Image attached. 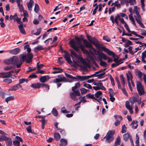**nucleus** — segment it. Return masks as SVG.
Here are the masks:
<instances>
[{
    "label": "nucleus",
    "mask_w": 146,
    "mask_h": 146,
    "mask_svg": "<svg viewBox=\"0 0 146 146\" xmlns=\"http://www.w3.org/2000/svg\"><path fill=\"white\" fill-rule=\"evenodd\" d=\"M75 39L77 41L76 43L73 40H72L70 41V43L71 47L74 49L78 53L81 52L79 49L80 48L83 53L88 54L89 51L85 48V47L90 48L94 52H96V50L92 47L91 44L88 42L86 40H83L84 44V45H83L81 42V39L80 38L76 37Z\"/></svg>",
    "instance_id": "1"
},
{
    "label": "nucleus",
    "mask_w": 146,
    "mask_h": 146,
    "mask_svg": "<svg viewBox=\"0 0 146 146\" xmlns=\"http://www.w3.org/2000/svg\"><path fill=\"white\" fill-rule=\"evenodd\" d=\"M94 45L97 48L102 49L108 55L112 56L113 57V58L115 57V54L114 52L106 48L103 44L99 43L98 42H96Z\"/></svg>",
    "instance_id": "2"
},
{
    "label": "nucleus",
    "mask_w": 146,
    "mask_h": 146,
    "mask_svg": "<svg viewBox=\"0 0 146 146\" xmlns=\"http://www.w3.org/2000/svg\"><path fill=\"white\" fill-rule=\"evenodd\" d=\"M71 55L72 58L74 57H75L77 59L79 60L82 63L83 65L84 66L85 68H87L88 66V64L80 56H79L76 52L72 49H70Z\"/></svg>",
    "instance_id": "3"
},
{
    "label": "nucleus",
    "mask_w": 146,
    "mask_h": 146,
    "mask_svg": "<svg viewBox=\"0 0 146 146\" xmlns=\"http://www.w3.org/2000/svg\"><path fill=\"white\" fill-rule=\"evenodd\" d=\"M114 131H110L107 133L106 135L104 138L106 139V142L107 143H110L113 139V135L114 134Z\"/></svg>",
    "instance_id": "4"
},
{
    "label": "nucleus",
    "mask_w": 146,
    "mask_h": 146,
    "mask_svg": "<svg viewBox=\"0 0 146 146\" xmlns=\"http://www.w3.org/2000/svg\"><path fill=\"white\" fill-rule=\"evenodd\" d=\"M137 89L140 95H141L145 93L144 86L142 85L141 83L140 82H138L137 83Z\"/></svg>",
    "instance_id": "5"
},
{
    "label": "nucleus",
    "mask_w": 146,
    "mask_h": 146,
    "mask_svg": "<svg viewBox=\"0 0 146 146\" xmlns=\"http://www.w3.org/2000/svg\"><path fill=\"white\" fill-rule=\"evenodd\" d=\"M12 64L16 66L17 68L19 67L22 64L21 62L19 60L18 57L16 56H13L12 58Z\"/></svg>",
    "instance_id": "6"
},
{
    "label": "nucleus",
    "mask_w": 146,
    "mask_h": 146,
    "mask_svg": "<svg viewBox=\"0 0 146 146\" xmlns=\"http://www.w3.org/2000/svg\"><path fill=\"white\" fill-rule=\"evenodd\" d=\"M58 78H56L53 80V82L57 83L60 82H68L67 79L63 76L59 75L58 76Z\"/></svg>",
    "instance_id": "7"
},
{
    "label": "nucleus",
    "mask_w": 146,
    "mask_h": 146,
    "mask_svg": "<svg viewBox=\"0 0 146 146\" xmlns=\"http://www.w3.org/2000/svg\"><path fill=\"white\" fill-rule=\"evenodd\" d=\"M96 54L97 55V57L99 61L102 60V59L105 60L108 58L107 56L104 53H100L98 52Z\"/></svg>",
    "instance_id": "8"
},
{
    "label": "nucleus",
    "mask_w": 146,
    "mask_h": 146,
    "mask_svg": "<svg viewBox=\"0 0 146 146\" xmlns=\"http://www.w3.org/2000/svg\"><path fill=\"white\" fill-rule=\"evenodd\" d=\"M139 8H138L137 6L134 7L133 12L135 14V15H134V17L135 19H136V18H140V17H141L139 13Z\"/></svg>",
    "instance_id": "9"
},
{
    "label": "nucleus",
    "mask_w": 146,
    "mask_h": 146,
    "mask_svg": "<svg viewBox=\"0 0 146 146\" xmlns=\"http://www.w3.org/2000/svg\"><path fill=\"white\" fill-rule=\"evenodd\" d=\"M13 72V71H10L7 72L1 73H0V76L3 78H7L9 77Z\"/></svg>",
    "instance_id": "10"
},
{
    "label": "nucleus",
    "mask_w": 146,
    "mask_h": 146,
    "mask_svg": "<svg viewBox=\"0 0 146 146\" xmlns=\"http://www.w3.org/2000/svg\"><path fill=\"white\" fill-rule=\"evenodd\" d=\"M44 86H45L48 89L49 87L47 85L43 84H41L39 83L33 84L31 85V87L34 88H40V87H43Z\"/></svg>",
    "instance_id": "11"
},
{
    "label": "nucleus",
    "mask_w": 146,
    "mask_h": 146,
    "mask_svg": "<svg viewBox=\"0 0 146 146\" xmlns=\"http://www.w3.org/2000/svg\"><path fill=\"white\" fill-rule=\"evenodd\" d=\"M129 11L131 13V14L129 15V19L130 21L132 22L133 24L136 27V24L135 22V21L133 16V10L132 7H129Z\"/></svg>",
    "instance_id": "12"
},
{
    "label": "nucleus",
    "mask_w": 146,
    "mask_h": 146,
    "mask_svg": "<svg viewBox=\"0 0 146 146\" xmlns=\"http://www.w3.org/2000/svg\"><path fill=\"white\" fill-rule=\"evenodd\" d=\"M87 37L88 40L91 44L94 45L96 42H98V40L95 37H92L91 36L88 35H87Z\"/></svg>",
    "instance_id": "13"
},
{
    "label": "nucleus",
    "mask_w": 146,
    "mask_h": 146,
    "mask_svg": "<svg viewBox=\"0 0 146 146\" xmlns=\"http://www.w3.org/2000/svg\"><path fill=\"white\" fill-rule=\"evenodd\" d=\"M114 117L115 119H116L114 123L115 125V126H117L119 125L120 123V121L122 119V118L121 115H115Z\"/></svg>",
    "instance_id": "14"
},
{
    "label": "nucleus",
    "mask_w": 146,
    "mask_h": 146,
    "mask_svg": "<svg viewBox=\"0 0 146 146\" xmlns=\"http://www.w3.org/2000/svg\"><path fill=\"white\" fill-rule=\"evenodd\" d=\"M64 52V58H65L66 61L69 64H71L72 63V61L70 59V54L66 51H65Z\"/></svg>",
    "instance_id": "15"
},
{
    "label": "nucleus",
    "mask_w": 146,
    "mask_h": 146,
    "mask_svg": "<svg viewBox=\"0 0 146 146\" xmlns=\"http://www.w3.org/2000/svg\"><path fill=\"white\" fill-rule=\"evenodd\" d=\"M22 87V86L20 84H17L11 86L10 88L9 89L8 91L14 90L16 91L21 88Z\"/></svg>",
    "instance_id": "16"
},
{
    "label": "nucleus",
    "mask_w": 146,
    "mask_h": 146,
    "mask_svg": "<svg viewBox=\"0 0 146 146\" xmlns=\"http://www.w3.org/2000/svg\"><path fill=\"white\" fill-rule=\"evenodd\" d=\"M96 74H97L96 76L98 77L100 79L104 77L105 72L100 70L96 72Z\"/></svg>",
    "instance_id": "17"
},
{
    "label": "nucleus",
    "mask_w": 146,
    "mask_h": 146,
    "mask_svg": "<svg viewBox=\"0 0 146 146\" xmlns=\"http://www.w3.org/2000/svg\"><path fill=\"white\" fill-rule=\"evenodd\" d=\"M49 78V76H42L40 78L39 80L41 82L44 83L48 80Z\"/></svg>",
    "instance_id": "18"
},
{
    "label": "nucleus",
    "mask_w": 146,
    "mask_h": 146,
    "mask_svg": "<svg viewBox=\"0 0 146 146\" xmlns=\"http://www.w3.org/2000/svg\"><path fill=\"white\" fill-rule=\"evenodd\" d=\"M27 57L26 63H29L32 62V59L33 58V55L32 53H29L27 55Z\"/></svg>",
    "instance_id": "19"
},
{
    "label": "nucleus",
    "mask_w": 146,
    "mask_h": 146,
    "mask_svg": "<svg viewBox=\"0 0 146 146\" xmlns=\"http://www.w3.org/2000/svg\"><path fill=\"white\" fill-rule=\"evenodd\" d=\"M135 75L137 76L139 79L140 80L142 79V76L143 75V74L141 71L138 69H136L135 71Z\"/></svg>",
    "instance_id": "20"
},
{
    "label": "nucleus",
    "mask_w": 146,
    "mask_h": 146,
    "mask_svg": "<svg viewBox=\"0 0 146 146\" xmlns=\"http://www.w3.org/2000/svg\"><path fill=\"white\" fill-rule=\"evenodd\" d=\"M125 106L126 108L128 110L131 114L133 113V111L132 108L129 105V102L128 101H127L125 102Z\"/></svg>",
    "instance_id": "21"
},
{
    "label": "nucleus",
    "mask_w": 146,
    "mask_h": 146,
    "mask_svg": "<svg viewBox=\"0 0 146 146\" xmlns=\"http://www.w3.org/2000/svg\"><path fill=\"white\" fill-rule=\"evenodd\" d=\"M20 51V49L19 48H16L11 50L9 53L13 54H18Z\"/></svg>",
    "instance_id": "22"
},
{
    "label": "nucleus",
    "mask_w": 146,
    "mask_h": 146,
    "mask_svg": "<svg viewBox=\"0 0 146 146\" xmlns=\"http://www.w3.org/2000/svg\"><path fill=\"white\" fill-rule=\"evenodd\" d=\"M60 141V143L59 144V146H65L67 145V141L65 139H61Z\"/></svg>",
    "instance_id": "23"
},
{
    "label": "nucleus",
    "mask_w": 146,
    "mask_h": 146,
    "mask_svg": "<svg viewBox=\"0 0 146 146\" xmlns=\"http://www.w3.org/2000/svg\"><path fill=\"white\" fill-rule=\"evenodd\" d=\"M33 4L34 1L33 0H30L29 2L27 3V5L29 10L31 11L32 10V6Z\"/></svg>",
    "instance_id": "24"
},
{
    "label": "nucleus",
    "mask_w": 146,
    "mask_h": 146,
    "mask_svg": "<svg viewBox=\"0 0 146 146\" xmlns=\"http://www.w3.org/2000/svg\"><path fill=\"white\" fill-rule=\"evenodd\" d=\"M120 21L121 23H122L123 24H124V26L125 28L126 29L127 31L128 32H131V31L129 29L128 25L124 21V19L122 18L121 19Z\"/></svg>",
    "instance_id": "25"
},
{
    "label": "nucleus",
    "mask_w": 146,
    "mask_h": 146,
    "mask_svg": "<svg viewBox=\"0 0 146 146\" xmlns=\"http://www.w3.org/2000/svg\"><path fill=\"white\" fill-rule=\"evenodd\" d=\"M27 60V55L26 54L21 55L20 56V60L19 61L21 63L23 62H24L25 61L26 62Z\"/></svg>",
    "instance_id": "26"
},
{
    "label": "nucleus",
    "mask_w": 146,
    "mask_h": 146,
    "mask_svg": "<svg viewBox=\"0 0 146 146\" xmlns=\"http://www.w3.org/2000/svg\"><path fill=\"white\" fill-rule=\"evenodd\" d=\"M23 24L22 22L20 23V24L18 26L19 29L21 32L23 34H25V32L23 26Z\"/></svg>",
    "instance_id": "27"
},
{
    "label": "nucleus",
    "mask_w": 146,
    "mask_h": 146,
    "mask_svg": "<svg viewBox=\"0 0 146 146\" xmlns=\"http://www.w3.org/2000/svg\"><path fill=\"white\" fill-rule=\"evenodd\" d=\"M53 70H55L52 73L54 74L61 73L63 71L62 69H60L59 68L55 67L53 68Z\"/></svg>",
    "instance_id": "28"
},
{
    "label": "nucleus",
    "mask_w": 146,
    "mask_h": 146,
    "mask_svg": "<svg viewBox=\"0 0 146 146\" xmlns=\"http://www.w3.org/2000/svg\"><path fill=\"white\" fill-rule=\"evenodd\" d=\"M139 25L142 27L145 28V26L141 22V18L140 17V18H136L135 19Z\"/></svg>",
    "instance_id": "29"
},
{
    "label": "nucleus",
    "mask_w": 146,
    "mask_h": 146,
    "mask_svg": "<svg viewBox=\"0 0 146 146\" xmlns=\"http://www.w3.org/2000/svg\"><path fill=\"white\" fill-rule=\"evenodd\" d=\"M131 126L132 128L136 129L138 126L137 121H133L131 124Z\"/></svg>",
    "instance_id": "30"
},
{
    "label": "nucleus",
    "mask_w": 146,
    "mask_h": 146,
    "mask_svg": "<svg viewBox=\"0 0 146 146\" xmlns=\"http://www.w3.org/2000/svg\"><path fill=\"white\" fill-rule=\"evenodd\" d=\"M130 137H131V136L128 133H127L123 135V139L125 141H127L129 138L130 139Z\"/></svg>",
    "instance_id": "31"
},
{
    "label": "nucleus",
    "mask_w": 146,
    "mask_h": 146,
    "mask_svg": "<svg viewBox=\"0 0 146 146\" xmlns=\"http://www.w3.org/2000/svg\"><path fill=\"white\" fill-rule=\"evenodd\" d=\"M126 75L128 82H130V80H132V76L130 72H129L128 73H127Z\"/></svg>",
    "instance_id": "32"
},
{
    "label": "nucleus",
    "mask_w": 146,
    "mask_h": 146,
    "mask_svg": "<svg viewBox=\"0 0 146 146\" xmlns=\"http://www.w3.org/2000/svg\"><path fill=\"white\" fill-rule=\"evenodd\" d=\"M129 102L133 104L134 103L137 102V98L135 96H133L130 98Z\"/></svg>",
    "instance_id": "33"
},
{
    "label": "nucleus",
    "mask_w": 146,
    "mask_h": 146,
    "mask_svg": "<svg viewBox=\"0 0 146 146\" xmlns=\"http://www.w3.org/2000/svg\"><path fill=\"white\" fill-rule=\"evenodd\" d=\"M54 139L56 141L59 140L60 138V134L58 133H55L54 134Z\"/></svg>",
    "instance_id": "34"
},
{
    "label": "nucleus",
    "mask_w": 146,
    "mask_h": 146,
    "mask_svg": "<svg viewBox=\"0 0 146 146\" xmlns=\"http://www.w3.org/2000/svg\"><path fill=\"white\" fill-rule=\"evenodd\" d=\"M43 49V48L42 46L39 45L35 47L34 49L35 52H37L38 50H42Z\"/></svg>",
    "instance_id": "35"
},
{
    "label": "nucleus",
    "mask_w": 146,
    "mask_h": 146,
    "mask_svg": "<svg viewBox=\"0 0 146 146\" xmlns=\"http://www.w3.org/2000/svg\"><path fill=\"white\" fill-rule=\"evenodd\" d=\"M70 95L71 98L74 101H76L78 100V98L76 97L74 93L70 92Z\"/></svg>",
    "instance_id": "36"
},
{
    "label": "nucleus",
    "mask_w": 146,
    "mask_h": 146,
    "mask_svg": "<svg viewBox=\"0 0 146 146\" xmlns=\"http://www.w3.org/2000/svg\"><path fill=\"white\" fill-rule=\"evenodd\" d=\"M80 87V84L79 82H78L76 83L75 85L72 88V90L73 92H74L75 90L76 89L78 88H79Z\"/></svg>",
    "instance_id": "37"
},
{
    "label": "nucleus",
    "mask_w": 146,
    "mask_h": 146,
    "mask_svg": "<svg viewBox=\"0 0 146 146\" xmlns=\"http://www.w3.org/2000/svg\"><path fill=\"white\" fill-rule=\"evenodd\" d=\"M76 79H78L80 81H83L85 80L84 76H77L75 77Z\"/></svg>",
    "instance_id": "38"
},
{
    "label": "nucleus",
    "mask_w": 146,
    "mask_h": 146,
    "mask_svg": "<svg viewBox=\"0 0 146 146\" xmlns=\"http://www.w3.org/2000/svg\"><path fill=\"white\" fill-rule=\"evenodd\" d=\"M52 113L55 116L57 117L58 115V113L57 111L54 108H53L52 111Z\"/></svg>",
    "instance_id": "39"
},
{
    "label": "nucleus",
    "mask_w": 146,
    "mask_h": 146,
    "mask_svg": "<svg viewBox=\"0 0 146 146\" xmlns=\"http://www.w3.org/2000/svg\"><path fill=\"white\" fill-rule=\"evenodd\" d=\"M4 62L5 63L7 64H12V58L5 60Z\"/></svg>",
    "instance_id": "40"
},
{
    "label": "nucleus",
    "mask_w": 146,
    "mask_h": 146,
    "mask_svg": "<svg viewBox=\"0 0 146 146\" xmlns=\"http://www.w3.org/2000/svg\"><path fill=\"white\" fill-rule=\"evenodd\" d=\"M14 99V96H9L5 99V101L7 103H8L9 101L13 100Z\"/></svg>",
    "instance_id": "41"
},
{
    "label": "nucleus",
    "mask_w": 146,
    "mask_h": 146,
    "mask_svg": "<svg viewBox=\"0 0 146 146\" xmlns=\"http://www.w3.org/2000/svg\"><path fill=\"white\" fill-rule=\"evenodd\" d=\"M88 90L84 88H82L80 89L81 94H86Z\"/></svg>",
    "instance_id": "42"
},
{
    "label": "nucleus",
    "mask_w": 146,
    "mask_h": 146,
    "mask_svg": "<svg viewBox=\"0 0 146 146\" xmlns=\"http://www.w3.org/2000/svg\"><path fill=\"white\" fill-rule=\"evenodd\" d=\"M83 86L89 89H91L92 88V86L90 85L85 82L83 83Z\"/></svg>",
    "instance_id": "43"
},
{
    "label": "nucleus",
    "mask_w": 146,
    "mask_h": 146,
    "mask_svg": "<svg viewBox=\"0 0 146 146\" xmlns=\"http://www.w3.org/2000/svg\"><path fill=\"white\" fill-rule=\"evenodd\" d=\"M120 79L122 85L123 86H124L125 85V81L123 75H120Z\"/></svg>",
    "instance_id": "44"
},
{
    "label": "nucleus",
    "mask_w": 146,
    "mask_h": 146,
    "mask_svg": "<svg viewBox=\"0 0 146 146\" xmlns=\"http://www.w3.org/2000/svg\"><path fill=\"white\" fill-rule=\"evenodd\" d=\"M98 86L100 87V88L101 89L104 90H105L106 88H104L103 85V84L101 82V81H99Z\"/></svg>",
    "instance_id": "45"
},
{
    "label": "nucleus",
    "mask_w": 146,
    "mask_h": 146,
    "mask_svg": "<svg viewBox=\"0 0 146 146\" xmlns=\"http://www.w3.org/2000/svg\"><path fill=\"white\" fill-rule=\"evenodd\" d=\"M31 129V125H29L26 129V130L28 133H31L33 134H35L36 133L35 132L32 131Z\"/></svg>",
    "instance_id": "46"
},
{
    "label": "nucleus",
    "mask_w": 146,
    "mask_h": 146,
    "mask_svg": "<svg viewBox=\"0 0 146 146\" xmlns=\"http://www.w3.org/2000/svg\"><path fill=\"white\" fill-rule=\"evenodd\" d=\"M37 77V76L36 74V73H34L30 75L29 76V78L32 79L35 78Z\"/></svg>",
    "instance_id": "47"
},
{
    "label": "nucleus",
    "mask_w": 146,
    "mask_h": 146,
    "mask_svg": "<svg viewBox=\"0 0 146 146\" xmlns=\"http://www.w3.org/2000/svg\"><path fill=\"white\" fill-rule=\"evenodd\" d=\"M102 92L101 91H97L95 94V96L97 98H98L101 95Z\"/></svg>",
    "instance_id": "48"
},
{
    "label": "nucleus",
    "mask_w": 146,
    "mask_h": 146,
    "mask_svg": "<svg viewBox=\"0 0 146 146\" xmlns=\"http://www.w3.org/2000/svg\"><path fill=\"white\" fill-rule=\"evenodd\" d=\"M86 96L89 98H91L94 100L95 98L94 97V95L93 94H88L86 95Z\"/></svg>",
    "instance_id": "49"
},
{
    "label": "nucleus",
    "mask_w": 146,
    "mask_h": 146,
    "mask_svg": "<svg viewBox=\"0 0 146 146\" xmlns=\"http://www.w3.org/2000/svg\"><path fill=\"white\" fill-rule=\"evenodd\" d=\"M127 1L131 5H134L136 3L135 0H127Z\"/></svg>",
    "instance_id": "50"
},
{
    "label": "nucleus",
    "mask_w": 146,
    "mask_h": 146,
    "mask_svg": "<svg viewBox=\"0 0 146 146\" xmlns=\"http://www.w3.org/2000/svg\"><path fill=\"white\" fill-rule=\"evenodd\" d=\"M131 33L134 34L136 36L140 38L141 39H143L144 37L142 36H140L136 34V33L135 32L133 31H131Z\"/></svg>",
    "instance_id": "51"
},
{
    "label": "nucleus",
    "mask_w": 146,
    "mask_h": 146,
    "mask_svg": "<svg viewBox=\"0 0 146 146\" xmlns=\"http://www.w3.org/2000/svg\"><path fill=\"white\" fill-rule=\"evenodd\" d=\"M6 144L7 146H11L12 145V141L11 139L6 141Z\"/></svg>",
    "instance_id": "52"
},
{
    "label": "nucleus",
    "mask_w": 146,
    "mask_h": 146,
    "mask_svg": "<svg viewBox=\"0 0 146 146\" xmlns=\"http://www.w3.org/2000/svg\"><path fill=\"white\" fill-rule=\"evenodd\" d=\"M65 76L67 77H68L69 78H70L72 79L73 80H75L76 78L75 77H74L70 75L69 74H67L66 73H65Z\"/></svg>",
    "instance_id": "53"
},
{
    "label": "nucleus",
    "mask_w": 146,
    "mask_h": 146,
    "mask_svg": "<svg viewBox=\"0 0 146 146\" xmlns=\"http://www.w3.org/2000/svg\"><path fill=\"white\" fill-rule=\"evenodd\" d=\"M13 145L15 146H19L20 145V142L17 140L13 141Z\"/></svg>",
    "instance_id": "54"
},
{
    "label": "nucleus",
    "mask_w": 146,
    "mask_h": 146,
    "mask_svg": "<svg viewBox=\"0 0 146 146\" xmlns=\"http://www.w3.org/2000/svg\"><path fill=\"white\" fill-rule=\"evenodd\" d=\"M39 7L38 5L37 4L35 3V7L34 11L36 13H37L39 11Z\"/></svg>",
    "instance_id": "55"
},
{
    "label": "nucleus",
    "mask_w": 146,
    "mask_h": 146,
    "mask_svg": "<svg viewBox=\"0 0 146 146\" xmlns=\"http://www.w3.org/2000/svg\"><path fill=\"white\" fill-rule=\"evenodd\" d=\"M126 127L125 125H123L122 126V129L121 130V132L122 133H124L126 132Z\"/></svg>",
    "instance_id": "56"
},
{
    "label": "nucleus",
    "mask_w": 146,
    "mask_h": 146,
    "mask_svg": "<svg viewBox=\"0 0 146 146\" xmlns=\"http://www.w3.org/2000/svg\"><path fill=\"white\" fill-rule=\"evenodd\" d=\"M3 81L9 84L11 82L12 80L11 79L7 78L4 79Z\"/></svg>",
    "instance_id": "57"
},
{
    "label": "nucleus",
    "mask_w": 146,
    "mask_h": 146,
    "mask_svg": "<svg viewBox=\"0 0 146 146\" xmlns=\"http://www.w3.org/2000/svg\"><path fill=\"white\" fill-rule=\"evenodd\" d=\"M42 122V128L43 129L44 128V126L45 124V121L44 118H43L41 120H40Z\"/></svg>",
    "instance_id": "58"
},
{
    "label": "nucleus",
    "mask_w": 146,
    "mask_h": 146,
    "mask_svg": "<svg viewBox=\"0 0 146 146\" xmlns=\"http://www.w3.org/2000/svg\"><path fill=\"white\" fill-rule=\"evenodd\" d=\"M141 6L142 9L144 11H145V5L144 3V0H141Z\"/></svg>",
    "instance_id": "59"
},
{
    "label": "nucleus",
    "mask_w": 146,
    "mask_h": 146,
    "mask_svg": "<svg viewBox=\"0 0 146 146\" xmlns=\"http://www.w3.org/2000/svg\"><path fill=\"white\" fill-rule=\"evenodd\" d=\"M100 65L102 66H103L104 67L107 66L108 65L105 62L102 61V60L100 61Z\"/></svg>",
    "instance_id": "60"
},
{
    "label": "nucleus",
    "mask_w": 146,
    "mask_h": 146,
    "mask_svg": "<svg viewBox=\"0 0 146 146\" xmlns=\"http://www.w3.org/2000/svg\"><path fill=\"white\" fill-rule=\"evenodd\" d=\"M132 44L131 42L129 40H127L126 41V42L125 44V47H128L129 45H131Z\"/></svg>",
    "instance_id": "61"
},
{
    "label": "nucleus",
    "mask_w": 146,
    "mask_h": 146,
    "mask_svg": "<svg viewBox=\"0 0 146 146\" xmlns=\"http://www.w3.org/2000/svg\"><path fill=\"white\" fill-rule=\"evenodd\" d=\"M24 49H27V51L28 52H30L31 50V48L29 47V45H25L24 46Z\"/></svg>",
    "instance_id": "62"
},
{
    "label": "nucleus",
    "mask_w": 146,
    "mask_h": 146,
    "mask_svg": "<svg viewBox=\"0 0 146 146\" xmlns=\"http://www.w3.org/2000/svg\"><path fill=\"white\" fill-rule=\"evenodd\" d=\"M109 92L110 94L109 96L114 95L115 93L113 92V90L111 88H110L109 89Z\"/></svg>",
    "instance_id": "63"
},
{
    "label": "nucleus",
    "mask_w": 146,
    "mask_h": 146,
    "mask_svg": "<svg viewBox=\"0 0 146 146\" xmlns=\"http://www.w3.org/2000/svg\"><path fill=\"white\" fill-rule=\"evenodd\" d=\"M103 39L104 40L108 42H110L111 41L110 38L107 36H104L103 37Z\"/></svg>",
    "instance_id": "64"
}]
</instances>
